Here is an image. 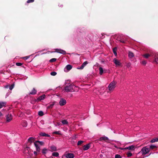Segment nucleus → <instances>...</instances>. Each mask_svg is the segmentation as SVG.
<instances>
[{
	"label": "nucleus",
	"instance_id": "obj_1",
	"mask_svg": "<svg viewBox=\"0 0 158 158\" xmlns=\"http://www.w3.org/2000/svg\"><path fill=\"white\" fill-rule=\"evenodd\" d=\"M75 88L76 86L74 85L68 84V85L64 87V92H72L74 91Z\"/></svg>",
	"mask_w": 158,
	"mask_h": 158
},
{
	"label": "nucleus",
	"instance_id": "obj_2",
	"mask_svg": "<svg viewBox=\"0 0 158 158\" xmlns=\"http://www.w3.org/2000/svg\"><path fill=\"white\" fill-rule=\"evenodd\" d=\"M116 83L117 82L116 81H113L109 84L108 87L109 91H112L114 90Z\"/></svg>",
	"mask_w": 158,
	"mask_h": 158
},
{
	"label": "nucleus",
	"instance_id": "obj_3",
	"mask_svg": "<svg viewBox=\"0 0 158 158\" xmlns=\"http://www.w3.org/2000/svg\"><path fill=\"white\" fill-rule=\"evenodd\" d=\"M23 152L27 156H31L32 155L30 148L28 147L24 148Z\"/></svg>",
	"mask_w": 158,
	"mask_h": 158
},
{
	"label": "nucleus",
	"instance_id": "obj_4",
	"mask_svg": "<svg viewBox=\"0 0 158 158\" xmlns=\"http://www.w3.org/2000/svg\"><path fill=\"white\" fill-rule=\"evenodd\" d=\"M150 151V148L147 146L143 147L141 149V152L143 155H146Z\"/></svg>",
	"mask_w": 158,
	"mask_h": 158
},
{
	"label": "nucleus",
	"instance_id": "obj_5",
	"mask_svg": "<svg viewBox=\"0 0 158 158\" xmlns=\"http://www.w3.org/2000/svg\"><path fill=\"white\" fill-rule=\"evenodd\" d=\"M74 155L73 153H68L62 156V158H73Z\"/></svg>",
	"mask_w": 158,
	"mask_h": 158
},
{
	"label": "nucleus",
	"instance_id": "obj_6",
	"mask_svg": "<svg viewBox=\"0 0 158 158\" xmlns=\"http://www.w3.org/2000/svg\"><path fill=\"white\" fill-rule=\"evenodd\" d=\"M12 115L11 114H8L6 116V122L8 123L10 122L12 119Z\"/></svg>",
	"mask_w": 158,
	"mask_h": 158
},
{
	"label": "nucleus",
	"instance_id": "obj_7",
	"mask_svg": "<svg viewBox=\"0 0 158 158\" xmlns=\"http://www.w3.org/2000/svg\"><path fill=\"white\" fill-rule=\"evenodd\" d=\"M66 103V100L63 98H61L60 99V100L59 102V105L60 106H63L65 105Z\"/></svg>",
	"mask_w": 158,
	"mask_h": 158
},
{
	"label": "nucleus",
	"instance_id": "obj_8",
	"mask_svg": "<svg viewBox=\"0 0 158 158\" xmlns=\"http://www.w3.org/2000/svg\"><path fill=\"white\" fill-rule=\"evenodd\" d=\"M55 52L58 53H61L63 54H66V52L64 50L60 49H56Z\"/></svg>",
	"mask_w": 158,
	"mask_h": 158
},
{
	"label": "nucleus",
	"instance_id": "obj_9",
	"mask_svg": "<svg viewBox=\"0 0 158 158\" xmlns=\"http://www.w3.org/2000/svg\"><path fill=\"white\" fill-rule=\"evenodd\" d=\"M134 146L132 145L131 146H129L128 147L125 148H119V149L121 150H124V149H128L129 150H134Z\"/></svg>",
	"mask_w": 158,
	"mask_h": 158
},
{
	"label": "nucleus",
	"instance_id": "obj_10",
	"mask_svg": "<svg viewBox=\"0 0 158 158\" xmlns=\"http://www.w3.org/2000/svg\"><path fill=\"white\" fill-rule=\"evenodd\" d=\"M88 62L87 61L84 62L81 65V67L80 68H77V69H83L85 66L86 64H88Z\"/></svg>",
	"mask_w": 158,
	"mask_h": 158
},
{
	"label": "nucleus",
	"instance_id": "obj_11",
	"mask_svg": "<svg viewBox=\"0 0 158 158\" xmlns=\"http://www.w3.org/2000/svg\"><path fill=\"white\" fill-rule=\"evenodd\" d=\"M113 61L114 63L116 65L119 66L120 65L121 63L118 60L116 59H114Z\"/></svg>",
	"mask_w": 158,
	"mask_h": 158
},
{
	"label": "nucleus",
	"instance_id": "obj_12",
	"mask_svg": "<svg viewBox=\"0 0 158 158\" xmlns=\"http://www.w3.org/2000/svg\"><path fill=\"white\" fill-rule=\"evenodd\" d=\"M90 148V145L89 144H88L85 145L83 146V149L84 151L87 150L88 149Z\"/></svg>",
	"mask_w": 158,
	"mask_h": 158
},
{
	"label": "nucleus",
	"instance_id": "obj_13",
	"mask_svg": "<svg viewBox=\"0 0 158 158\" xmlns=\"http://www.w3.org/2000/svg\"><path fill=\"white\" fill-rule=\"evenodd\" d=\"M108 138L107 137L104 136L100 137L99 140L100 141H102V140H108Z\"/></svg>",
	"mask_w": 158,
	"mask_h": 158
},
{
	"label": "nucleus",
	"instance_id": "obj_14",
	"mask_svg": "<svg viewBox=\"0 0 158 158\" xmlns=\"http://www.w3.org/2000/svg\"><path fill=\"white\" fill-rule=\"evenodd\" d=\"M34 145L36 148V151L38 152H40V147L37 144H36L35 143H34Z\"/></svg>",
	"mask_w": 158,
	"mask_h": 158
},
{
	"label": "nucleus",
	"instance_id": "obj_15",
	"mask_svg": "<svg viewBox=\"0 0 158 158\" xmlns=\"http://www.w3.org/2000/svg\"><path fill=\"white\" fill-rule=\"evenodd\" d=\"M36 90L34 88L32 91L29 94H30L34 95L36 93Z\"/></svg>",
	"mask_w": 158,
	"mask_h": 158
},
{
	"label": "nucleus",
	"instance_id": "obj_16",
	"mask_svg": "<svg viewBox=\"0 0 158 158\" xmlns=\"http://www.w3.org/2000/svg\"><path fill=\"white\" fill-rule=\"evenodd\" d=\"M23 64L20 63V62H17L16 63V65L17 66H21V67H23L24 68L26 69V67H25V66H22Z\"/></svg>",
	"mask_w": 158,
	"mask_h": 158
},
{
	"label": "nucleus",
	"instance_id": "obj_17",
	"mask_svg": "<svg viewBox=\"0 0 158 158\" xmlns=\"http://www.w3.org/2000/svg\"><path fill=\"white\" fill-rule=\"evenodd\" d=\"M28 141L31 143L35 141V139L34 138L31 137H30L28 139Z\"/></svg>",
	"mask_w": 158,
	"mask_h": 158
},
{
	"label": "nucleus",
	"instance_id": "obj_18",
	"mask_svg": "<svg viewBox=\"0 0 158 158\" xmlns=\"http://www.w3.org/2000/svg\"><path fill=\"white\" fill-rule=\"evenodd\" d=\"M6 102H0V109L3 106L6 105Z\"/></svg>",
	"mask_w": 158,
	"mask_h": 158
},
{
	"label": "nucleus",
	"instance_id": "obj_19",
	"mask_svg": "<svg viewBox=\"0 0 158 158\" xmlns=\"http://www.w3.org/2000/svg\"><path fill=\"white\" fill-rule=\"evenodd\" d=\"M40 135L43 136H45L48 137H50V135H49L46 134L44 133H41L40 134Z\"/></svg>",
	"mask_w": 158,
	"mask_h": 158
},
{
	"label": "nucleus",
	"instance_id": "obj_20",
	"mask_svg": "<svg viewBox=\"0 0 158 158\" xmlns=\"http://www.w3.org/2000/svg\"><path fill=\"white\" fill-rule=\"evenodd\" d=\"M54 104H55V103L54 102H52L50 105H48L47 106V108L50 109V108H52L53 107Z\"/></svg>",
	"mask_w": 158,
	"mask_h": 158
},
{
	"label": "nucleus",
	"instance_id": "obj_21",
	"mask_svg": "<svg viewBox=\"0 0 158 158\" xmlns=\"http://www.w3.org/2000/svg\"><path fill=\"white\" fill-rule=\"evenodd\" d=\"M99 73L100 75H102L103 73H105L106 72V70H99Z\"/></svg>",
	"mask_w": 158,
	"mask_h": 158
},
{
	"label": "nucleus",
	"instance_id": "obj_22",
	"mask_svg": "<svg viewBox=\"0 0 158 158\" xmlns=\"http://www.w3.org/2000/svg\"><path fill=\"white\" fill-rule=\"evenodd\" d=\"M66 69H71L73 68V66L70 64H68L66 66Z\"/></svg>",
	"mask_w": 158,
	"mask_h": 158
},
{
	"label": "nucleus",
	"instance_id": "obj_23",
	"mask_svg": "<svg viewBox=\"0 0 158 158\" xmlns=\"http://www.w3.org/2000/svg\"><path fill=\"white\" fill-rule=\"evenodd\" d=\"M61 123L64 125H67L68 124V122L66 120H63L61 121Z\"/></svg>",
	"mask_w": 158,
	"mask_h": 158
},
{
	"label": "nucleus",
	"instance_id": "obj_24",
	"mask_svg": "<svg viewBox=\"0 0 158 158\" xmlns=\"http://www.w3.org/2000/svg\"><path fill=\"white\" fill-rule=\"evenodd\" d=\"M50 148L52 151H55L56 150V147L54 146H51L50 147Z\"/></svg>",
	"mask_w": 158,
	"mask_h": 158
},
{
	"label": "nucleus",
	"instance_id": "obj_25",
	"mask_svg": "<svg viewBox=\"0 0 158 158\" xmlns=\"http://www.w3.org/2000/svg\"><path fill=\"white\" fill-rule=\"evenodd\" d=\"M117 50V48L116 47H115V48H113V52L114 55L115 56L117 55V52H116Z\"/></svg>",
	"mask_w": 158,
	"mask_h": 158
},
{
	"label": "nucleus",
	"instance_id": "obj_26",
	"mask_svg": "<svg viewBox=\"0 0 158 158\" xmlns=\"http://www.w3.org/2000/svg\"><path fill=\"white\" fill-rule=\"evenodd\" d=\"M157 141H158V138H156L151 140L150 141V142L151 143H153Z\"/></svg>",
	"mask_w": 158,
	"mask_h": 158
},
{
	"label": "nucleus",
	"instance_id": "obj_27",
	"mask_svg": "<svg viewBox=\"0 0 158 158\" xmlns=\"http://www.w3.org/2000/svg\"><path fill=\"white\" fill-rule=\"evenodd\" d=\"M22 126L24 127H26L27 126V123L26 122L23 121L22 123Z\"/></svg>",
	"mask_w": 158,
	"mask_h": 158
},
{
	"label": "nucleus",
	"instance_id": "obj_28",
	"mask_svg": "<svg viewBox=\"0 0 158 158\" xmlns=\"http://www.w3.org/2000/svg\"><path fill=\"white\" fill-rule=\"evenodd\" d=\"M59 155V154L57 152H54L52 153V156L56 157L58 156Z\"/></svg>",
	"mask_w": 158,
	"mask_h": 158
},
{
	"label": "nucleus",
	"instance_id": "obj_29",
	"mask_svg": "<svg viewBox=\"0 0 158 158\" xmlns=\"http://www.w3.org/2000/svg\"><path fill=\"white\" fill-rule=\"evenodd\" d=\"M128 55L129 57L130 58L134 56V54L133 53L131 52H129Z\"/></svg>",
	"mask_w": 158,
	"mask_h": 158
},
{
	"label": "nucleus",
	"instance_id": "obj_30",
	"mask_svg": "<svg viewBox=\"0 0 158 158\" xmlns=\"http://www.w3.org/2000/svg\"><path fill=\"white\" fill-rule=\"evenodd\" d=\"M47 152V150L46 148H44L42 150V153L44 154H45Z\"/></svg>",
	"mask_w": 158,
	"mask_h": 158
},
{
	"label": "nucleus",
	"instance_id": "obj_31",
	"mask_svg": "<svg viewBox=\"0 0 158 158\" xmlns=\"http://www.w3.org/2000/svg\"><path fill=\"white\" fill-rule=\"evenodd\" d=\"M150 56L149 54H146L143 55V56L145 58H147Z\"/></svg>",
	"mask_w": 158,
	"mask_h": 158
},
{
	"label": "nucleus",
	"instance_id": "obj_32",
	"mask_svg": "<svg viewBox=\"0 0 158 158\" xmlns=\"http://www.w3.org/2000/svg\"><path fill=\"white\" fill-rule=\"evenodd\" d=\"M45 95H43L41 96H40V97L39 98L40 100H44L45 98Z\"/></svg>",
	"mask_w": 158,
	"mask_h": 158
},
{
	"label": "nucleus",
	"instance_id": "obj_33",
	"mask_svg": "<svg viewBox=\"0 0 158 158\" xmlns=\"http://www.w3.org/2000/svg\"><path fill=\"white\" fill-rule=\"evenodd\" d=\"M44 114L43 112L42 111H40L38 112V115L40 116H42Z\"/></svg>",
	"mask_w": 158,
	"mask_h": 158
},
{
	"label": "nucleus",
	"instance_id": "obj_34",
	"mask_svg": "<svg viewBox=\"0 0 158 158\" xmlns=\"http://www.w3.org/2000/svg\"><path fill=\"white\" fill-rule=\"evenodd\" d=\"M156 148V146L153 145H151L150 146L149 148H150V149H153Z\"/></svg>",
	"mask_w": 158,
	"mask_h": 158
},
{
	"label": "nucleus",
	"instance_id": "obj_35",
	"mask_svg": "<svg viewBox=\"0 0 158 158\" xmlns=\"http://www.w3.org/2000/svg\"><path fill=\"white\" fill-rule=\"evenodd\" d=\"M84 142V141L82 140H80L78 142L77 145H80L82 144Z\"/></svg>",
	"mask_w": 158,
	"mask_h": 158
},
{
	"label": "nucleus",
	"instance_id": "obj_36",
	"mask_svg": "<svg viewBox=\"0 0 158 158\" xmlns=\"http://www.w3.org/2000/svg\"><path fill=\"white\" fill-rule=\"evenodd\" d=\"M56 59L53 58H52V59H51V60H49V61L51 62H53L56 61Z\"/></svg>",
	"mask_w": 158,
	"mask_h": 158
},
{
	"label": "nucleus",
	"instance_id": "obj_37",
	"mask_svg": "<svg viewBox=\"0 0 158 158\" xmlns=\"http://www.w3.org/2000/svg\"><path fill=\"white\" fill-rule=\"evenodd\" d=\"M53 134H58V135L61 134L60 132V131H54V132H53Z\"/></svg>",
	"mask_w": 158,
	"mask_h": 158
},
{
	"label": "nucleus",
	"instance_id": "obj_38",
	"mask_svg": "<svg viewBox=\"0 0 158 158\" xmlns=\"http://www.w3.org/2000/svg\"><path fill=\"white\" fill-rule=\"evenodd\" d=\"M56 73L55 72H52L50 73V74L51 75L53 76L56 75Z\"/></svg>",
	"mask_w": 158,
	"mask_h": 158
},
{
	"label": "nucleus",
	"instance_id": "obj_39",
	"mask_svg": "<svg viewBox=\"0 0 158 158\" xmlns=\"http://www.w3.org/2000/svg\"><path fill=\"white\" fill-rule=\"evenodd\" d=\"M127 155L128 157H130L132 155L131 153L130 152H127Z\"/></svg>",
	"mask_w": 158,
	"mask_h": 158
},
{
	"label": "nucleus",
	"instance_id": "obj_40",
	"mask_svg": "<svg viewBox=\"0 0 158 158\" xmlns=\"http://www.w3.org/2000/svg\"><path fill=\"white\" fill-rule=\"evenodd\" d=\"M115 158H121V156L118 154H116L115 156Z\"/></svg>",
	"mask_w": 158,
	"mask_h": 158
},
{
	"label": "nucleus",
	"instance_id": "obj_41",
	"mask_svg": "<svg viewBox=\"0 0 158 158\" xmlns=\"http://www.w3.org/2000/svg\"><path fill=\"white\" fill-rule=\"evenodd\" d=\"M14 87V85L13 84H12L9 87V89L10 90H12Z\"/></svg>",
	"mask_w": 158,
	"mask_h": 158
},
{
	"label": "nucleus",
	"instance_id": "obj_42",
	"mask_svg": "<svg viewBox=\"0 0 158 158\" xmlns=\"http://www.w3.org/2000/svg\"><path fill=\"white\" fill-rule=\"evenodd\" d=\"M34 0H28L27 1V3H30L31 2H34Z\"/></svg>",
	"mask_w": 158,
	"mask_h": 158
},
{
	"label": "nucleus",
	"instance_id": "obj_43",
	"mask_svg": "<svg viewBox=\"0 0 158 158\" xmlns=\"http://www.w3.org/2000/svg\"><path fill=\"white\" fill-rule=\"evenodd\" d=\"M131 64L130 63H128L127 64V68H129L131 66Z\"/></svg>",
	"mask_w": 158,
	"mask_h": 158
},
{
	"label": "nucleus",
	"instance_id": "obj_44",
	"mask_svg": "<svg viewBox=\"0 0 158 158\" xmlns=\"http://www.w3.org/2000/svg\"><path fill=\"white\" fill-rule=\"evenodd\" d=\"M154 62L156 63L158 62V57H156V58H155Z\"/></svg>",
	"mask_w": 158,
	"mask_h": 158
},
{
	"label": "nucleus",
	"instance_id": "obj_45",
	"mask_svg": "<svg viewBox=\"0 0 158 158\" xmlns=\"http://www.w3.org/2000/svg\"><path fill=\"white\" fill-rule=\"evenodd\" d=\"M142 63L143 65H145L146 64V62L145 60H143L142 61Z\"/></svg>",
	"mask_w": 158,
	"mask_h": 158
},
{
	"label": "nucleus",
	"instance_id": "obj_46",
	"mask_svg": "<svg viewBox=\"0 0 158 158\" xmlns=\"http://www.w3.org/2000/svg\"><path fill=\"white\" fill-rule=\"evenodd\" d=\"M119 41H120V42L123 43H125L126 42V41L125 40H120Z\"/></svg>",
	"mask_w": 158,
	"mask_h": 158
},
{
	"label": "nucleus",
	"instance_id": "obj_47",
	"mask_svg": "<svg viewBox=\"0 0 158 158\" xmlns=\"http://www.w3.org/2000/svg\"><path fill=\"white\" fill-rule=\"evenodd\" d=\"M29 57H30V56H26L25 57H23V58L24 59H25V60H27V59H28L29 58Z\"/></svg>",
	"mask_w": 158,
	"mask_h": 158
},
{
	"label": "nucleus",
	"instance_id": "obj_48",
	"mask_svg": "<svg viewBox=\"0 0 158 158\" xmlns=\"http://www.w3.org/2000/svg\"><path fill=\"white\" fill-rule=\"evenodd\" d=\"M70 70H64L65 72H68Z\"/></svg>",
	"mask_w": 158,
	"mask_h": 158
},
{
	"label": "nucleus",
	"instance_id": "obj_49",
	"mask_svg": "<svg viewBox=\"0 0 158 158\" xmlns=\"http://www.w3.org/2000/svg\"><path fill=\"white\" fill-rule=\"evenodd\" d=\"M2 113L1 112H0V116H2Z\"/></svg>",
	"mask_w": 158,
	"mask_h": 158
},
{
	"label": "nucleus",
	"instance_id": "obj_50",
	"mask_svg": "<svg viewBox=\"0 0 158 158\" xmlns=\"http://www.w3.org/2000/svg\"><path fill=\"white\" fill-rule=\"evenodd\" d=\"M34 153L35 155H37V152H34Z\"/></svg>",
	"mask_w": 158,
	"mask_h": 158
},
{
	"label": "nucleus",
	"instance_id": "obj_51",
	"mask_svg": "<svg viewBox=\"0 0 158 158\" xmlns=\"http://www.w3.org/2000/svg\"><path fill=\"white\" fill-rule=\"evenodd\" d=\"M114 146V147H115V148H118V149H119V148H120V147H119V148H118V147H117V146Z\"/></svg>",
	"mask_w": 158,
	"mask_h": 158
},
{
	"label": "nucleus",
	"instance_id": "obj_52",
	"mask_svg": "<svg viewBox=\"0 0 158 158\" xmlns=\"http://www.w3.org/2000/svg\"><path fill=\"white\" fill-rule=\"evenodd\" d=\"M9 87V86L8 85H7L5 87H6V88H8Z\"/></svg>",
	"mask_w": 158,
	"mask_h": 158
},
{
	"label": "nucleus",
	"instance_id": "obj_53",
	"mask_svg": "<svg viewBox=\"0 0 158 158\" xmlns=\"http://www.w3.org/2000/svg\"><path fill=\"white\" fill-rule=\"evenodd\" d=\"M99 69H103L101 67H100Z\"/></svg>",
	"mask_w": 158,
	"mask_h": 158
},
{
	"label": "nucleus",
	"instance_id": "obj_54",
	"mask_svg": "<svg viewBox=\"0 0 158 158\" xmlns=\"http://www.w3.org/2000/svg\"><path fill=\"white\" fill-rule=\"evenodd\" d=\"M68 81H68H66L65 84H67V81Z\"/></svg>",
	"mask_w": 158,
	"mask_h": 158
},
{
	"label": "nucleus",
	"instance_id": "obj_55",
	"mask_svg": "<svg viewBox=\"0 0 158 158\" xmlns=\"http://www.w3.org/2000/svg\"><path fill=\"white\" fill-rule=\"evenodd\" d=\"M58 125H60V124H59V123H58Z\"/></svg>",
	"mask_w": 158,
	"mask_h": 158
},
{
	"label": "nucleus",
	"instance_id": "obj_56",
	"mask_svg": "<svg viewBox=\"0 0 158 158\" xmlns=\"http://www.w3.org/2000/svg\"><path fill=\"white\" fill-rule=\"evenodd\" d=\"M14 66H12V67H14Z\"/></svg>",
	"mask_w": 158,
	"mask_h": 158
},
{
	"label": "nucleus",
	"instance_id": "obj_57",
	"mask_svg": "<svg viewBox=\"0 0 158 158\" xmlns=\"http://www.w3.org/2000/svg\"><path fill=\"white\" fill-rule=\"evenodd\" d=\"M6 36L5 37V38L6 39Z\"/></svg>",
	"mask_w": 158,
	"mask_h": 158
},
{
	"label": "nucleus",
	"instance_id": "obj_58",
	"mask_svg": "<svg viewBox=\"0 0 158 158\" xmlns=\"http://www.w3.org/2000/svg\"><path fill=\"white\" fill-rule=\"evenodd\" d=\"M95 70V72H96V70Z\"/></svg>",
	"mask_w": 158,
	"mask_h": 158
}]
</instances>
